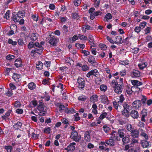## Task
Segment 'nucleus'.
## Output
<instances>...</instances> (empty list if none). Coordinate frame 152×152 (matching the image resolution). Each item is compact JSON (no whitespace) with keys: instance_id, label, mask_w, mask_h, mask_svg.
<instances>
[{"instance_id":"f704fd0d","label":"nucleus","mask_w":152,"mask_h":152,"mask_svg":"<svg viewBox=\"0 0 152 152\" xmlns=\"http://www.w3.org/2000/svg\"><path fill=\"white\" fill-rule=\"evenodd\" d=\"M99 46L102 50H106L107 48V47L105 45L102 43L99 44Z\"/></svg>"},{"instance_id":"f3484780","label":"nucleus","mask_w":152,"mask_h":152,"mask_svg":"<svg viewBox=\"0 0 152 152\" xmlns=\"http://www.w3.org/2000/svg\"><path fill=\"white\" fill-rule=\"evenodd\" d=\"M101 101L102 103L106 104H108L109 103L107 97L105 95L102 96L101 97Z\"/></svg>"},{"instance_id":"412c9836","label":"nucleus","mask_w":152,"mask_h":152,"mask_svg":"<svg viewBox=\"0 0 152 152\" xmlns=\"http://www.w3.org/2000/svg\"><path fill=\"white\" fill-rule=\"evenodd\" d=\"M148 65V63L146 62H144L142 64H138V66L140 69H143L146 67Z\"/></svg>"},{"instance_id":"c03bdc74","label":"nucleus","mask_w":152,"mask_h":152,"mask_svg":"<svg viewBox=\"0 0 152 152\" xmlns=\"http://www.w3.org/2000/svg\"><path fill=\"white\" fill-rule=\"evenodd\" d=\"M100 89L101 91L105 92L107 89V86L105 85L102 84L100 86Z\"/></svg>"},{"instance_id":"a19ab883","label":"nucleus","mask_w":152,"mask_h":152,"mask_svg":"<svg viewBox=\"0 0 152 152\" xmlns=\"http://www.w3.org/2000/svg\"><path fill=\"white\" fill-rule=\"evenodd\" d=\"M14 106L16 108L20 107H21V104L19 101H17L15 102Z\"/></svg>"},{"instance_id":"c9c22d12","label":"nucleus","mask_w":152,"mask_h":152,"mask_svg":"<svg viewBox=\"0 0 152 152\" xmlns=\"http://www.w3.org/2000/svg\"><path fill=\"white\" fill-rule=\"evenodd\" d=\"M4 148L7 150V152H11L12 148L11 145L5 146Z\"/></svg>"},{"instance_id":"7c9ffc66","label":"nucleus","mask_w":152,"mask_h":152,"mask_svg":"<svg viewBox=\"0 0 152 152\" xmlns=\"http://www.w3.org/2000/svg\"><path fill=\"white\" fill-rule=\"evenodd\" d=\"M122 113L123 115L125 116L126 117H128L129 116L130 112L124 108V110L122 111Z\"/></svg>"},{"instance_id":"72a5a7b5","label":"nucleus","mask_w":152,"mask_h":152,"mask_svg":"<svg viewBox=\"0 0 152 152\" xmlns=\"http://www.w3.org/2000/svg\"><path fill=\"white\" fill-rule=\"evenodd\" d=\"M62 30L64 33L66 34L68 31V26L66 25H64L62 28Z\"/></svg>"},{"instance_id":"20e7f679","label":"nucleus","mask_w":152,"mask_h":152,"mask_svg":"<svg viewBox=\"0 0 152 152\" xmlns=\"http://www.w3.org/2000/svg\"><path fill=\"white\" fill-rule=\"evenodd\" d=\"M70 137L76 142H79L81 137L80 135H78L77 132L74 131L72 132Z\"/></svg>"},{"instance_id":"4c0bfd02","label":"nucleus","mask_w":152,"mask_h":152,"mask_svg":"<svg viewBox=\"0 0 152 152\" xmlns=\"http://www.w3.org/2000/svg\"><path fill=\"white\" fill-rule=\"evenodd\" d=\"M112 15L110 13H108L106 15L104 19L105 20V19L106 18V20L108 21L107 20L110 19H112Z\"/></svg>"},{"instance_id":"79ce46f5","label":"nucleus","mask_w":152,"mask_h":152,"mask_svg":"<svg viewBox=\"0 0 152 152\" xmlns=\"http://www.w3.org/2000/svg\"><path fill=\"white\" fill-rule=\"evenodd\" d=\"M78 98L79 100L84 101L86 100L87 97L84 95L80 96Z\"/></svg>"},{"instance_id":"58836bf2","label":"nucleus","mask_w":152,"mask_h":152,"mask_svg":"<svg viewBox=\"0 0 152 152\" xmlns=\"http://www.w3.org/2000/svg\"><path fill=\"white\" fill-rule=\"evenodd\" d=\"M78 38L81 40H86L87 39V37L86 36L80 34L78 35Z\"/></svg>"},{"instance_id":"f8f14e48","label":"nucleus","mask_w":152,"mask_h":152,"mask_svg":"<svg viewBox=\"0 0 152 152\" xmlns=\"http://www.w3.org/2000/svg\"><path fill=\"white\" fill-rule=\"evenodd\" d=\"M98 96L97 95H93L90 97L89 101L91 102H92L93 103H94L98 101Z\"/></svg>"},{"instance_id":"c756f323","label":"nucleus","mask_w":152,"mask_h":152,"mask_svg":"<svg viewBox=\"0 0 152 152\" xmlns=\"http://www.w3.org/2000/svg\"><path fill=\"white\" fill-rule=\"evenodd\" d=\"M140 72L137 70H134V78H137L140 76Z\"/></svg>"},{"instance_id":"ea45409f","label":"nucleus","mask_w":152,"mask_h":152,"mask_svg":"<svg viewBox=\"0 0 152 152\" xmlns=\"http://www.w3.org/2000/svg\"><path fill=\"white\" fill-rule=\"evenodd\" d=\"M122 141L124 143H128L129 141V138L127 137H124L122 139Z\"/></svg>"},{"instance_id":"a18cd8bd","label":"nucleus","mask_w":152,"mask_h":152,"mask_svg":"<svg viewBox=\"0 0 152 152\" xmlns=\"http://www.w3.org/2000/svg\"><path fill=\"white\" fill-rule=\"evenodd\" d=\"M127 130L132 133L133 132V129L132 128V126L131 124H127Z\"/></svg>"},{"instance_id":"338daca9","label":"nucleus","mask_w":152,"mask_h":152,"mask_svg":"<svg viewBox=\"0 0 152 152\" xmlns=\"http://www.w3.org/2000/svg\"><path fill=\"white\" fill-rule=\"evenodd\" d=\"M140 135L143 137H144L145 140H146L148 139V136L147 134H146L145 133L143 132H142L141 133Z\"/></svg>"},{"instance_id":"e433bc0d","label":"nucleus","mask_w":152,"mask_h":152,"mask_svg":"<svg viewBox=\"0 0 152 152\" xmlns=\"http://www.w3.org/2000/svg\"><path fill=\"white\" fill-rule=\"evenodd\" d=\"M8 43L12 45H15L17 44V42L13 41L11 39H8Z\"/></svg>"},{"instance_id":"cd10ccee","label":"nucleus","mask_w":152,"mask_h":152,"mask_svg":"<svg viewBox=\"0 0 152 152\" xmlns=\"http://www.w3.org/2000/svg\"><path fill=\"white\" fill-rule=\"evenodd\" d=\"M142 85V82L138 80H134V87H137Z\"/></svg>"},{"instance_id":"473e14b6","label":"nucleus","mask_w":152,"mask_h":152,"mask_svg":"<svg viewBox=\"0 0 152 152\" xmlns=\"http://www.w3.org/2000/svg\"><path fill=\"white\" fill-rule=\"evenodd\" d=\"M20 77V75L17 73H14L12 75V78L14 80L16 81Z\"/></svg>"},{"instance_id":"de8ad7c7","label":"nucleus","mask_w":152,"mask_h":152,"mask_svg":"<svg viewBox=\"0 0 152 152\" xmlns=\"http://www.w3.org/2000/svg\"><path fill=\"white\" fill-rule=\"evenodd\" d=\"M135 150H134V152H140V145H135Z\"/></svg>"},{"instance_id":"8fccbe9b","label":"nucleus","mask_w":152,"mask_h":152,"mask_svg":"<svg viewBox=\"0 0 152 152\" xmlns=\"http://www.w3.org/2000/svg\"><path fill=\"white\" fill-rule=\"evenodd\" d=\"M74 116L75 118V121H77L80 120V117L79 116V113H76Z\"/></svg>"},{"instance_id":"bf43d9fd","label":"nucleus","mask_w":152,"mask_h":152,"mask_svg":"<svg viewBox=\"0 0 152 152\" xmlns=\"http://www.w3.org/2000/svg\"><path fill=\"white\" fill-rule=\"evenodd\" d=\"M74 5L75 6H78L80 5L81 2V0H74Z\"/></svg>"},{"instance_id":"6ab92c4d","label":"nucleus","mask_w":152,"mask_h":152,"mask_svg":"<svg viewBox=\"0 0 152 152\" xmlns=\"http://www.w3.org/2000/svg\"><path fill=\"white\" fill-rule=\"evenodd\" d=\"M31 39L32 41L36 40L39 36V34L37 33H32L31 34Z\"/></svg>"},{"instance_id":"f257e3e1","label":"nucleus","mask_w":152,"mask_h":152,"mask_svg":"<svg viewBox=\"0 0 152 152\" xmlns=\"http://www.w3.org/2000/svg\"><path fill=\"white\" fill-rule=\"evenodd\" d=\"M119 84L118 82L115 80H112L111 83V86L114 89V91L115 93L117 94H121L123 91L124 87L123 83V78H120L119 79Z\"/></svg>"},{"instance_id":"393cba45","label":"nucleus","mask_w":152,"mask_h":152,"mask_svg":"<svg viewBox=\"0 0 152 152\" xmlns=\"http://www.w3.org/2000/svg\"><path fill=\"white\" fill-rule=\"evenodd\" d=\"M66 62L69 64L70 65L74 64V61L70 57H67L65 59Z\"/></svg>"},{"instance_id":"7ed1b4c3","label":"nucleus","mask_w":152,"mask_h":152,"mask_svg":"<svg viewBox=\"0 0 152 152\" xmlns=\"http://www.w3.org/2000/svg\"><path fill=\"white\" fill-rule=\"evenodd\" d=\"M77 86L79 88L82 90L83 89L86 85L84 79L79 77L77 79Z\"/></svg>"},{"instance_id":"bb28decb","label":"nucleus","mask_w":152,"mask_h":152,"mask_svg":"<svg viewBox=\"0 0 152 152\" xmlns=\"http://www.w3.org/2000/svg\"><path fill=\"white\" fill-rule=\"evenodd\" d=\"M141 145L142 147L144 148H148L149 146V142L146 140H143L141 142Z\"/></svg>"},{"instance_id":"37998d69","label":"nucleus","mask_w":152,"mask_h":152,"mask_svg":"<svg viewBox=\"0 0 152 152\" xmlns=\"http://www.w3.org/2000/svg\"><path fill=\"white\" fill-rule=\"evenodd\" d=\"M142 98L140 101H141V102L143 104V105H144L146 104V102L147 99V98L144 95H142Z\"/></svg>"},{"instance_id":"f03ea898","label":"nucleus","mask_w":152,"mask_h":152,"mask_svg":"<svg viewBox=\"0 0 152 152\" xmlns=\"http://www.w3.org/2000/svg\"><path fill=\"white\" fill-rule=\"evenodd\" d=\"M25 11L23 10H19L17 13L14 12L12 13V20L15 22H18L20 18H22L25 16Z\"/></svg>"},{"instance_id":"ddd939ff","label":"nucleus","mask_w":152,"mask_h":152,"mask_svg":"<svg viewBox=\"0 0 152 152\" xmlns=\"http://www.w3.org/2000/svg\"><path fill=\"white\" fill-rule=\"evenodd\" d=\"M141 101L140 100H137L134 101V108L138 109L141 106Z\"/></svg>"},{"instance_id":"4be33fe9","label":"nucleus","mask_w":152,"mask_h":152,"mask_svg":"<svg viewBox=\"0 0 152 152\" xmlns=\"http://www.w3.org/2000/svg\"><path fill=\"white\" fill-rule=\"evenodd\" d=\"M123 106L124 109L127 110L128 111L130 112L132 109V107L131 106H130L128 104L126 103H124L123 104Z\"/></svg>"},{"instance_id":"4d7b16f0","label":"nucleus","mask_w":152,"mask_h":152,"mask_svg":"<svg viewBox=\"0 0 152 152\" xmlns=\"http://www.w3.org/2000/svg\"><path fill=\"white\" fill-rule=\"evenodd\" d=\"M81 53H83L84 54V56H87L90 54V52L89 51L84 50H82Z\"/></svg>"},{"instance_id":"423d86ee","label":"nucleus","mask_w":152,"mask_h":152,"mask_svg":"<svg viewBox=\"0 0 152 152\" xmlns=\"http://www.w3.org/2000/svg\"><path fill=\"white\" fill-rule=\"evenodd\" d=\"M45 105H42L40 106H38L37 108L40 112L39 113V115L40 116H45V114L47 113V110L46 109H45Z\"/></svg>"},{"instance_id":"9b49d317","label":"nucleus","mask_w":152,"mask_h":152,"mask_svg":"<svg viewBox=\"0 0 152 152\" xmlns=\"http://www.w3.org/2000/svg\"><path fill=\"white\" fill-rule=\"evenodd\" d=\"M75 142L70 143L66 148H65V149L66 150L69 152H72L75 149Z\"/></svg>"},{"instance_id":"5fc2aeb1","label":"nucleus","mask_w":152,"mask_h":152,"mask_svg":"<svg viewBox=\"0 0 152 152\" xmlns=\"http://www.w3.org/2000/svg\"><path fill=\"white\" fill-rule=\"evenodd\" d=\"M43 49L44 48L43 47L40 48L39 49L36 48L37 53L41 55Z\"/></svg>"},{"instance_id":"774afa93","label":"nucleus","mask_w":152,"mask_h":152,"mask_svg":"<svg viewBox=\"0 0 152 152\" xmlns=\"http://www.w3.org/2000/svg\"><path fill=\"white\" fill-rule=\"evenodd\" d=\"M9 86L10 88L12 90H15L16 88V86L12 83H10L9 84Z\"/></svg>"},{"instance_id":"09e8293b","label":"nucleus","mask_w":152,"mask_h":152,"mask_svg":"<svg viewBox=\"0 0 152 152\" xmlns=\"http://www.w3.org/2000/svg\"><path fill=\"white\" fill-rule=\"evenodd\" d=\"M15 57V56L14 55L9 54L6 57V58L7 60H11L14 59Z\"/></svg>"},{"instance_id":"9d476101","label":"nucleus","mask_w":152,"mask_h":152,"mask_svg":"<svg viewBox=\"0 0 152 152\" xmlns=\"http://www.w3.org/2000/svg\"><path fill=\"white\" fill-rule=\"evenodd\" d=\"M14 65L17 68L22 67L23 64L21 59L20 58H18L16 59L15 61Z\"/></svg>"},{"instance_id":"39448f33","label":"nucleus","mask_w":152,"mask_h":152,"mask_svg":"<svg viewBox=\"0 0 152 152\" xmlns=\"http://www.w3.org/2000/svg\"><path fill=\"white\" fill-rule=\"evenodd\" d=\"M99 75V73L97 70L95 69L90 71L87 74L86 77L88 78H90L91 76L93 75L96 77H98Z\"/></svg>"},{"instance_id":"dca6fc26","label":"nucleus","mask_w":152,"mask_h":152,"mask_svg":"<svg viewBox=\"0 0 152 152\" xmlns=\"http://www.w3.org/2000/svg\"><path fill=\"white\" fill-rule=\"evenodd\" d=\"M84 139L87 142H89L91 140L90 134L89 132L86 131L84 135Z\"/></svg>"},{"instance_id":"0e129e2a","label":"nucleus","mask_w":152,"mask_h":152,"mask_svg":"<svg viewBox=\"0 0 152 152\" xmlns=\"http://www.w3.org/2000/svg\"><path fill=\"white\" fill-rule=\"evenodd\" d=\"M23 112V110L22 109H17L16 111V113L18 114H22Z\"/></svg>"},{"instance_id":"0eeeda50","label":"nucleus","mask_w":152,"mask_h":152,"mask_svg":"<svg viewBox=\"0 0 152 152\" xmlns=\"http://www.w3.org/2000/svg\"><path fill=\"white\" fill-rule=\"evenodd\" d=\"M88 62L90 63L91 65L94 67H96L98 66V64L96 61L95 58L92 55H90L89 56L88 59Z\"/></svg>"},{"instance_id":"aec40b11","label":"nucleus","mask_w":152,"mask_h":152,"mask_svg":"<svg viewBox=\"0 0 152 152\" xmlns=\"http://www.w3.org/2000/svg\"><path fill=\"white\" fill-rule=\"evenodd\" d=\"M132 143L130 144L126 145L125 147V150H127L129 148L128 152H133V148H132Z\"/></svg>"},{"instance_id":"a211bd4d","label":"nucleus","mask_w":152,"mask_h":152,"mask_svg":"<svg viewBox=\"0 0 152 152\" xmlns=\"http://www.w3.org/2000/svg\"><path fill=\"white\" fill-rule=\"evenodd\" d=\"M65 112L67 114H72L74 113H75L76 112V111L75 110L72 108H66L65 110Z\"/></svg>"},{"instance_id":"052dcab7","label":"nucleus","mask_w":152,"mask_h":152,"mask_svg":"<svg viewBox=\"0 0 152 152\" xmlns=\"http://www.w3.org/2000/svg\"><path fill=\"white\" fill-rule=\"evenodd\" d=\"M146 24V22L145 21H143L140 24L139 27H140L141 29H143L145 27Z\"/></svg>"},{"instance_id":"13d9d810","label":"nucleus","mask_w":152,"mask_h":152,"mask_svg":"<svg viewBox=\"0 0 152 152\" xmlns=\"http://www.w3.org/2000/svg\"><path fill=\"white\" fill-rule=\"evenodd\" d=\"M151 28L150 27H147L145 29V34H148L150 33L151 31Z\"/></svg>"},{"instance_id":"2eb2a0df","label":"nucleus","mask_w":152,"mask_h":152,"mask_svg":"<svg viewBox=\"0 0 152 152\" xmlns=\"http://www.w3.org/2000/svg\"><path fill=\"white\" fill-rule=\"evenodd\" d=\"M133 87H131L130 88V85H127L126 86V92L127 93V95L130 96L131 95L133 91L132 90V88Z\"/></svg>"},{"instance_id":"a878e982","label":"nucleus","mask_w":152,"mask_h":152,"mask_svg":"<svg viewBox=\"0 0 152 152\" xmlns=\"http://www.w3.org/2000/svg\"><path fill=\"white\" fill-rule=\"evenodd\" d=\"M43 64L41 61H38L36 64V68L38 70H41L43 69Z\"/></svg>"},{"instance_id":"1a4fd4ad","label":"nucleus","mask_w":152,"mask_h":152,"mask_svg":"<svg viewBox=\"0 0 152 152\" xmlns=\"http://www.w3.org/2000/svg\"><path fill=\"white\" fill-rule=\"evenodd\" d=\"M110 138L114 141H119L120 139L118 136V134L115 131H113L111 133Z\"/></svg>"},{"instance_id":"49530a36","label":"nucleus","mask_w":152,"mask_h":152,"mask_svg":"<svg viewBox=\"0 0 152 152\" xmlns=\"http://www.w3.org/2000/svg\"><path fill=\"white\" fill-rule=\"evenodd\" d=\"M116 41L119 42V44H121L123 42V41L122 40V38L120 36H116L115 38Z\"/></svg>"},{"instance_id":"680f3d73","label":"nucleus","mask_w":152,"mask_h":152,"mask_svg":"<svg viewBox=\"0 0 152 152\" xmlns=\"http://www.w3.org/2000/svg\"><path fill=\"white\" fill-rule=\"evenodd\" d=\"M129 61L128 60L121 61L120 64L123 65H126L129 64Z\"/></svg>"},{"instance_id":"c85d7f7f","label":"nucleus","mask_w":152,"mask_h":152,"mask_svg":"<svg viewBox=\"0 0 152 152\" xmlns=\"http://www.w3.org/2000/svg\"><path fill=\"white\" fill-rule=\"evenodd\" d=\"M72 18L78 20L80 18V17L77 13L76 12L72 13Z\"/></svg>"},{"instance_id":"6e6552de","label":"nucleus","mask_w":152,"mask_h":152,"mask_svg":"<svg viewBox=\"0 0 152 152\" xmlns=\"http://www.w3.org/2000/svg\"><path fill=\"white\" fill-rule=\"evenodd\" d=\"M58 41L59 39L57 37L53 36L52 37H51L50 39L48 41V43L51 45L56 46L58 42Z\"/></svg>"},{"instance_id":"4468645a","label":"nucleus","mask_w":152,"mask_h":152,"mask_svg":"<svg viewBox=\"0 0 152 152\" xmlns=\"http://www.w3.org/2000/svg\"><path fill=\"white\" fill-rule=\"evenodd\" d=\"M114 141L112 140L111 138L109 140H105V142L106 144H105L106 146H107L108 145H110L113 146L115 145L114 144Z\"/></svg>"},{"instance_id":"603ef678","label":"nucleus","mask_w":152,"mask_h":152,"mask_svg":"<svg viewBox=\"0 0 152 152\" xmlns=\"http://www.w3.org/2000/svg\"><path fill=\"white\" fill-rule=\"evenodd\" d=\"M139 135V132L137 130H134V138L138 137Z\"/></svg>"},{"instance_id":"e2e57ef3","label":"nucleus","mask_w":152,"mask_h":152,"mask_svg":"<svg viewBox=\"0 0 152 152\" xmlns=\"http://www.w3.org/2000/svg\"><path fill=\"white\" fill-rule=\"evenodd\" d=\"M140 17L141 19L145 20H148L150 18V17L148 16L143 15H141L140 16Z\"/></svg>"},{"instance_id":"864d4df0","label":"nucleus","mask_w":152,"mask_h":152,"mask_svg":"<svg viewBox=\"0 0 152 152\" xmlns=\"http://www.w3.org/2000/svg\"><path fill=\"white\" fill-rule=\"evenodd\" d=\"M89 42L91 43L90 45H91V43H93L94 41V38L93 37L92 35H89L88 36Z\"/></svg>"},{"instance_id":"2f4dec72","label":"nucleus","mask_w":152,"mask_h":152,"mask_svg":"<svg viewBox=\"0 0 152 152\" xmlns=\"http://www.w3.org/2000/svg\"><path fill=\"white\" fill-rule=\"evenodd\" d=\"M124 130L120 129L118 130V134L119 137L121 138L124 137L125 136V134L124 132Z\"/></svg>"},{"instance_id":"69168bd1","label":"nucleus","mask_w":152,"mask_h":152,"mask_svg":"<svg viewBox=\"0 0 152 152\" xmlns=\"http://www.w3.org/2000/svg\"><path fill=\"white\" fill-rule=\"evenodd\" d=\"M103 128L104 131L106 133L108 132L110 129V128L107 126L106 125L103 126Z\"/></svg>"},{"instance_id":"6e6d98bb","label":"nucleus","mask_w":152,"mask_h":152,"mask_svg":"<svg viewBox=\"0 0 152 152\" xmlns=\"http://www.w3.org/2000/svg\"><path fill=\"white\" fill-rule=\"evenodd\" d=\"M32 138L34 140H37L38 138L39 135L38 134H35L34 132L32 133Z\"/></svg>"},{"instance_id":"b1692460","label":"nucleus","mask_w":152,"mask_h":152,"mask_svg":"<svg viewBox=\"0 0 152 152\" xmlns=\"http://www.w3.org/2000/svg\"><path fill=\"white\" fill-rule=\"evenodd\" d=\"M142 114L141 119L142 121L144 122H145V117L147 115V110L146 109L143 110H142Z\"/></svg>"},{"instance_id":"5701e85b","label":"nucleus","mask_w":152,"mask_h":152,"mask_svg":"<svg viewBox=\"0 0 152 152\" xmlns=\"http://www.w3.org/2000/svg\"><path fill=\"white\" fill-rule=\"evenodd\" d=\"M28 88L30 90H33L36 87V85L33 82H31L28 85Z\"/></svg>"},{"instance_id":"3c124183","label":"nucleus","mask_w":152,"mask_h":152,"mask_svg":"<svg viewBox=\"0 0 152 152\" xmlns=\"http://www.w3.org/2000/svg\"><path fill=\"white\" fill-rule=\"evenodd\" d=\"M10 28L12 30H14L15 31V33H16L17 30V26L15 25H13L11 26Z\"/></svg>"}]
</instances>
